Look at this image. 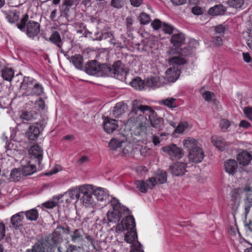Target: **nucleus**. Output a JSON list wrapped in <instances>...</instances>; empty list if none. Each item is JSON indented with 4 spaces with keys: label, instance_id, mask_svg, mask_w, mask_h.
Segmentation results:
<instances>
[{
    "label": "nucleus",
    "instance_id": "obj_1",
    "mask_svg": "<svg viewBox=\"0 0 252 252\" xmlns=\"http://www.w3.org/2000/svg\"><path fill=\"white\" fill-rule=\"evenodd\" d=\"M64 229V227L58 225L52 233L37 239L32 248L27 249L26 252H54V247L63 241L61 232Z\"/></svg>",
    "mask_w": 252,
    "mask_h": 252
},
{
    "label": "nucleus",
    "instance_id": "obj_2",
    "mask_svg": "<svg viewBox=\"0 0 252 252\" xmlns=\"http://www.w3.org/2000/svg\"><path fill=\"white\" fill-rule=\"evenodd\" d=\"M93 192L94 188L92 185H84L71 189L65 194H68L71 199H80L83 204L86 205L93 203Z\"/></svg>",
    "mask_w": 252,
    "mask_h": 252
},
{
    "label": "nucleus",
    "instance_id": "obj_3",
    "mask_svg": "<svg viewBox=\"0 0 252 252\" xmlns=\"http://www.w3.org/2000/svg\"><path fill=\"white\" fill-rule=\"evenodd\" d=\"M116 230L117 232L127 231L124 239L127 243L132 245L135 242H138L136 240L137 235L135 229V220L133 216L126 217V219H123L121 223L117 224Z\"/></svg>",
    "mask_w": 252,
    "mask_h": 252
},
{
    "label": "nucleus",
    "instance_id": "obj_4",
    "mask_svg": "<svg viewBox=\"0 0 252 252\" xmlns=\"http://www.w3.org/2000/svg\"><path fill=\"white\" fill-rule=\"evenodd\" d=\"M111 205L112 210H109L106 215V218L109 222L116 223L120 220L121 218L126 219L129 215V209L125 206L122 205L119 200L115 197H111Z\"/></svg>",
    "mask_w": 252,
    "mask_h": 252
},
{
    "label": "nucleus",
    "instance_id": "obj_5",
    "mask_svg": "<svg viewBox=\"0 0 252 252\" xmlns=\"http://www.w3.org/2000/svg\"><path fill=\"white\" fill-rule=\"evenodd\" d=\"M17 28L22 32L26 31L27 35L31 38H34L40 32V24L38 22L29 19V15L25 14L20 23L17 24Z\"/></svg>",
    "mask_w": 252,
    "mask_h": 252
},
{
    "label": "nucleus",
    "instance_id": "obj_6",
    "mask_svg": "<svg viewBox=\"0 0 252 252\" xmlns=\"http://www.w3.org/2000/svg\"><path fill=\"white\" fill-rule=\"evenodd\" d=\"M46 124V121L45 119H42L39 122L30 125L25 133L26 137L32 141L37 139Z\"/></svg>",
    "mask_w": 252,
    "mask_h": 252
},
{
    "label": "nucleus",
    "instance_id": "obj_7",
    "mask_svg": "<svg viewBox=\"0 0 252 252\" xmlns=\"http://www.w3.org/2000/svg\"><path fill=\"white\" fill-rule=\"evenodd\" d=\"M178 48L171 47L167 51L168 55L170 56L168 59V63L170 65L179 66L187 63V60L181 55H179Z\"/></svg>",
    "mask_w": 252,
    "mask_h": 252
},
{
    "label": "nucleus",
    "instance_id": "obj_8",
    "mask_svg": "<svg viewBox=\"0 0 252 252\" xmlns=\"http://www.w3.org/2000/svg\"><path fill=\"white\" fill-rule=\"evenodd\" d=\"M148 116V121L151 126L158 131L162 130L164 127V120L158 117L157 113L152 108L146 114Z\"/></svg>",
    "mask_w": 252,
    "mask_h": 252
},
{
    "label": "nucleus",
    "instance_id": "obj_9",
    "mask_svg": "<svg viewBox=\"0 0 252 252\" xmlns=\"http://www.w3.org/2000/svg\"><path fill=\"white\" fill-rule=\"evenodd\" d=\"M162 151L168 155L172 160H177L181 158L184 153L183 149L177 147L176 144H171L169 145L163 147Z\"/></svg>",
    "mask_w": 252,
    "mask_h": 252
},
{
    "label": "nucleus",
    "instance_id": "obj_10",
    "mask_svg": "<svg viewBox=\"0 0 252 252\" xmlns=\"http://www.w3.org/2000/svg\"><path fill=\"white\" fill-rule=\"evenodd\" d=\"M157 184V180L155 178H149L146 182L144 180H137L134 182L135 185L139 190L142 193H146L148 189H152Z\"/></svg>",
    "mask_w": 252,
    "mask_h": 252
},
{
    "label": "nucleus",
    "instance_id": "obj_11",
    "mask_svg": "<svg viewBox=\"0 0 252 252\" xmlns=\"http://www.w3.org/2000/svg\"><path fill=\"white\" fill-rule=\"evenodd\" d=\"M112 77L119 80H123L125 78L126 71L124 65L121 61H118L112 65Z\"/></svg>",
    "mask_w": 252,
    "mask_h": 252
},
{
    "label": "nucleus",
    "instance_id": "obj_12",
    "mask_svg": "<svg viewBox=\"0 0 252 252\" xmlns=\"http://www.w3.org/2000/svg\"><path fill=\"white\" fill-rule=\"evenodd\" d=\"M35 82L33 78L25 76L20 85V90L22 92V96H30L32 86Z\"/></svg>",
    "mask_w": 252,
    "mask_h": 252
},
{
    "label": "nucleus",
    "instance_id": "obj_13",
    "mask_svg": "<svg viewBox=\"0 0 252 252\" xmlns=\"http://www.w3.org/2000/svg\"><path fill=\"white\" fill-rule=\"evenodd\" d=\"M186 167L187 165L185 163L177 162L170 166L169 170L173 175L180 176L183 175L187 171Z\"/></svg>",
    "mask_w": 252,
    "mask_h": 252
},
{
    "label": "nucleus",
    "instance_id": "obj_14",
    "mask_svg": "<svg viewBox=\"0 0 252 252\" xmlns=\"http://www.w3.org/2000/svg\"><path fill=\"white\" fill-rule=\"evenodd\" d=\"M99 65L100 63L96 60L90 61L85 66V71L91 75H98Z\"/></svg>",
    "mask_w": 252,
    "mask_h": 252
},
{
    "label": "nucleus",
    "instance_id": "obj_15",
    "mask_svg": "<svg viewBox=\"0 0 252 252\" xmlns=\"http://www.w3.org/2000/svg\"><path fill=\"white\" fill-rule=\"evenodd\" d=\"M188 157L190 161L197 163L200 162L203 160L204 155L202 150L199 147L189 152Z\"/></svg>",
    "mask_w": 252,
    "mask_h": 252
},
{
    "label": "nucleus",
    "instance_id": "obj_16",
    "mask_svg": "<svg viewBox=\"0 0 252 252\" xmlns=\"http://www.w3.org/2000/svg\"><path fill=\"white\" fill-rule=\"evenodd\" d=\"M118 122L108 117H105L103 122V128L108 133H111L118 127Z\"/></svg>",
    "mask_w": 252,
    "mask_h": 252
},
{
    "label": "nucleus",
    "instance_id": "obj_17",
    "mask_svg": "<svg viewBox=\"0 0 252 252\" xmlns=\"http://www.w3.org/2000/svg\"><path fill=\"white\" fill-rule=\"evenodd\" d=\"M93 194L95 196L96 198L99 201H105L106 202H110L111 197L102 188H99L96 189H94Z\"/></svg>",
    "mask_w": 252,
    "mask_h": 252
},
{
    "label": "nucleus",
    "instance_id": "obj_18",
    "mask_svg": "<svg viewBox=\"0 0 252 252\" xmlns=\"http://www.w3.org/2000/svg\"><path fill=\"white\" fill-rule=\"evenodd\" d=\"M185 36L181 32L174 33L170 39V42L173 45V48H179L183 45L185 42Z\"/></svg>",
    "mask_w": 252,
    "mask_h": 252
},
{
    "label": "nucleus",
    "instance_id": "obj_19",
    "mask_svg": "<svg viewBox=\"0 0 252 252\" xmlns=\"http://www.w3.org/2000/svg\"><path fill=\"white\" fill-rule=\"evenodd\" d=\"M151 107L147 105H143L141 104L140 101L138 100H134L132 103V108L130 112V115H138V111L140 110L141 112L149 111Z\"/></svg>",
    "mask_w": 252,
    "mask_h": 252
},
{
    "label": "nucleus",
    "instance_id": "obj_20",
    "mask_svg": "<svg viewBox=\"0 0 252 252\" xmlns=\"http://www.w3.org/2000/svg\"><path fill=\"white\" fill-rule=\"evenodd\" d=\"M211 142L214 146L222 151H224L228 146L227 142L220 136H212L211 137Z\"/></svg>",
    "mask_w": 252,
    "mask_h": 252
},
{
    "label": "nucleus",
    "instance_id": "obj_21",
    "mask_svg": "<svg viewBox=\"0 0 252 252\" xmlns=\"http://www.w3.org/2000/svg\"><path fill=\"white\" fill-rule=\"evenodd\" d=\"M180 73L181 71L177 67L173 66L166 71V78L168 81L174 82L179 77Z\"/></svg>",
    "mask_w": 252,
    "mask_h": 252
},
{
    "label": "nucleus",
    "instance_id": "obj_22",
    "mask_svg": "<svg viewBox=\"0 0 252 252\" xmlns=\"http://www.w3.org/2000/svg\"><path fill=\"white\" fill-rule=\"evenodd\" d=\"M78 2V0H63L61 10L65 17L69 16V11L70 7L73 5L76 6Z\"/></svg>",
    "mask_w": 252,
    "mask_h": 252
},
{
    "label": "nucleus",
    "instance_id": "obj_23",
    "mask_svg": "<svg viewBox=\"0 0 252 252\" xmlns=\"http://www.w3.org/2000/svg\"><path fill=\"white\" fill-rule=\"evenodd\" d=\"M225 171L229 175H233L237 172L238 165L237 162L232 159L227 160L224 162Z\"/></svg>",
    "mask_w": 252,
    "mask_h": 252
},
{
    "label": "nucleus",
    "instance_id": "obj_24",
    "mask_svg": "<svg viewBox=\"0 0 252 252\" xmlns=\"http://www.w3.org/2000/svg\"><path fill=\"white\" fill-rule=\"evenodd\" d=\"M252 159V155L247 151H243L240 153L237 157L239 164L243 166L248 165Z\"/></svg>",
    "mask_w": 252,
    "mask_h": 252
},
{
    "label": "nucleus",
    "instance_id": "obj_25",
    "mask_svg": "<svg viewBox=\"0 0 252 252\" xmlns=\"http://www.w3.org/2000/svg\"><path fill=\"white\" fill-rule=\"evenodd\" d=\"M24 212L18 213L12 216L10 219V222L13 228L18 229L23 225L22 221L24 219Z\"/></svg>",
    "mask_w": 252,
    "mask_h": 252
},
{
    "label": "nucleus",
    "instance_id": "obj_26",
    "mask_svg": "<svg viewBox=\"0 0 252 252\" xmlns=\"http://www.w3.org/2000/svg\"><path fill=\"white\" fill-rule=\"evenodd\" d=\"M29 152L31 156L37 159L38 164H40L43 158V150L38 145H35L31 147Z\"/></svg>",
    "mask_w": 252,
    "mask_h": 252
},
{
    "label": "nucleus",
    "instance_id": "obj_27",
    "mask_svg": "<svg viewBox=\"0 0 252 252\" xmlns=\"http://www.w3.org/2000/svg\"><path fill=\"white\" fill-rule=\"evenodd\" d=\"M84 232L83 229H75L70 234L71 240L74 243H79L84 241Z\"/></svg>",
    "mask_w": 252,
    "mask_h": 252
},
{
    "label": "nucleus",
    "instance_id": "obj_28",
    "mask_svg": "<svg viewBox=\"0 0 252 252\" xmlns=\"http://www.w3.org/2000/svg\"><path fill=\"white\" fill-rule=\"evenodd\" d=\"M67 59L76 68L80 70L83 68V58L80 54H76L71 57L68 56Z\"/></svg>",
    "mask_w": 252,
    "mask_h": 252
},
{
    "label": "nucleus",
    "instance_id": "obj_29",
    "mask_svg": "<svg viewBox=\"0 0 252 252\" xmlns=\"http://www.w3.org/2000/svg\"><path fill=\"white\" fill-rule=\"evenodd\" d=\"M36 114L33 111H22L20 115V119L23 123H28L36 119Z\"/></svg>",
    "mask_w": 252,
    "mask_h": 252
},
{
    "label": "nucleus",
    "instance_id": "obj_30",
    "mask_svg": "<svg viewBox=\"0 0 252 252\" xmlns=\"http://www.w3.org/2000/svg\"><path fill=\"white\" fill-rule=\"evenodd\" d=\"M127 109V106L123 102L117 103L113 108V115L115 117H119Z\"/></svg>",
    "mask_w": 252,
    "mask_h": 252
},
{
    "label": "nucleus",
    "instance_id": "obj_31",
    "mask_svg": "<svg viewBox=\"0 0 252 252\" xmlns=\"http://www.w3.org/2000/svg\"><path fill=\"white\" fill-rule=\"evenodd\" d=\"M183 144L184 147L188 149L189 153L199 147L198 145L197 141L190 137H188L185 139L183 141Z\"/></svg>",
    "mask_w": 252,
    "mask_h": 252
},
{
    "label": "nucleus",
    "instance_id": "obj_32",
    "mask_svg": "<svg viewBox=\"0 0 252 252\" xmlns=\"http://www.w3.org/2000/svg\"><path fill=\"white\" fill-rule=\"evenodd\" d=\"M226 11V8L222 4L216 5L210 8L208 10V13L213 16L221 15Z\"/></svg>",
    "mask_w": 252,
    "mask_h": 252
},
{
    "label": "nucleus",
    "instance_id": "obj_33",
    "mask_svg": "<svg viewBox=\"0 0 252 252\" xmlns=\"http://www.w3.org/2000/svg\"><path fill=\"white\" fill-rule=\"evenodd\" d=\"M98 75L100 74L102 76L112 77V66L105 63L101 64L100 63Z\"/></svg>",
    "mask_w": 252,
    "mask_h": 252
},
{
    "label": "nucleus",
    "instance_id": "obj_34",
    "mask_svg": "<svg viewBox=\"0 0 252 252\" xmlns=\"http://www.w3.org/2000/svg\"><path fill=\"white\" fill-rule=\"evenodd\" d=\"M43 93L44 89L42 85L39 84V83L36 82V81L34 82L32 88L30 96H40Z\"/></svg>",
    "mask_w": 252,
    "mask_h": 252
},
{
    "label": "nucleus",
    "instance_id": "obj_35",
    "mask_svg": "<svg viewBox=\"0 0 252 252\" xmlns=\"http://www.w3.org/2000/svg\"><path fill=\"white\" fill-rule=\"evenodd\" d=\"M49 41L54 43L60 48L62 47V42L61 40V37L58 32H54L50 36Z\"/></svg>",
    "mask_w": 252,
    "mask_h": 252
},
{
    "label": "nucleus",
    "instance_id": "obj_36",
    "mask_svg": "<svg viewBox=\"0 0 252 252\" xmlns=\"http://www.w3.org/2000/svg\"><path fill=\"white\" fill-rule=\"evenodd\" d=\"M231 201H233L232 205L237 206L239 205L241 196L238 189H234L230 192Z\"/></svg>",
    "mask_w": 252,
    "mask_h": 252
},
{
    "label": "nucleus",
    "instance_id": "obj_37",
    "mask_svg": "<svg viewBox=\"0 0 252 252\" xmlns=\"http://www.w3.org/2000/svg\"><path fill=\"white\" fill-rule=\"evenodd\" d=\"M25 215L27 220L34 221L36 220L38 218V212L36 209H32L30 210L24 212V216Z\"/></svg>",
    "mask_w": 252,
    "mask_h": 252
},
{
    "label": "nucleus",
    "instance_id": "obj_38",
    "mask_svg": "<svg viewBox=\"0 0 252 252\" xmlns=\"http://www.w3.org/2000/svg\"><path fill=\"white\" fill-rule=\"evenodd\" d=\"M131 86L136 90H142L145 87V81L140 77L133 79L130 83Z\"/></svg>",
    "mask_w": 252,
    "mask_h": 252
},
{
    "label": "nucleus",
    "instance_id": "obj_39",
    "mask_svg": "<svg viewBox=\"0 0 252 252\" xmlns=\"http://www.w3.org/2000/svg\"><path fill=\"white\" fill-rule=\"evenodd\" d=\"M176 99L173 97H168L166 99H162L160 103L163 105L167 106L170 108H174L177 107L175 104Z\"/></svg>",
    "mask_w": 252,
    "mask_h": 252
},
{
    "label": "nucleus",
    "instance_id": "obj_40",
    "mask_svg": "<svg viewBox=\"0 0 252 252\" xmlns=\"http://www.w3.org/2000/svg\"><path fill=\"white\" fill-rule=\"evenodd\" d=\"M124 141L117 138H113L109 143V147L113 151L116 150L122 146Z\"/></svg>",
    "mask_w": 252,
    "mask_h": 252
},
{
    "label": "nucleus",
    "instance_id": "obj_41",
    "mask_svg": "<svg viewBox=\"0 0 252 252\" xmlns=\"http://www.w3.org/2000/svg\"><path fill=\"white\" fill-rule=\"evenodd\" d=\"M178 51L179 55L185 58L186 57L191 55L193 52V48L191 46L184 47V48L179 47L178 48Z\"/></svg>",
    "mask_w": 252,
    "mask_h": 252
},
{
    "label": "nucleus",
    "instance_id": "obj_42",
    "mask_svg": "<svg viewBox=\"0 0 252 252\" xmlns=\"http://www.w3.org/2000/svg\"><path fill=\"white\" fill-rule=\"evenodd\" d=\"M14 76V71L12 68H7L2 72V77L4 80L11 81Z\"/></svg>",
    "mask_w": 252,
    "mask_h": 252
},
{
    "label": "nucleus",
    "instance_id": "obj_43",
    "mask_svg": "<svg viewBox=\"0 0 252 252\" xmlns=\"http://www.w3.org/2000/svg\"><path fill=\"white\" fill-rule=\"evenodd\" d=\"M6 18L9 22L14 23L18 21L19 15L15 11H10L6 13Z\"/></svg>",
    "mask_w": 252,
    "mask_h": 252
},
{
    "label": "nucleus",
    "instance_id": "obj_44",
    "mask_svg": "<svg viewBox=\"0 0 252 252\" xmlns=\"http://www.w3.org/2000/svg\"><path fill=\"white\" fill-rule=\"evenodd\" d=\"M227 4L230 7L239 8L244 4V0H228Z\"/></svg>",
    "mask_w": 252,
    "mask_h": 252
},
{
    "label": "nucleus",
    "instance_id": "obj_45",
    "mask_svg": "<svg viewBox=\"0 0 252 252\" xmlns=\"http://www.w3.org/2000/svg\"><path fill=\"white\" fill-rule=\"evenodd\" d=\"M139 20L142 25H147L151 21V19L149 15L145 12H142L139 17Z\"/></svg>",
    "mask_w": 252,
    "mask_h": 252
},
{
    "label": "nucleus",
    "instance_id": "obj_46",
    "mask_svg": "<svg viewBox=\"0 0 252 252\" xmlns=\"http://www.w3.org/2000/svg\"><path fill=\"white\" fill-rule=\"evenodd\" d=\"M158 181L160 184H164L167 181V174L164 171H160L158 173Z\"/></svg>",
    "mask_w": 252,
    "mask_h": 252
},
{
    "label": "nucleus",
    "instance_id": "obj_47",
    "mask_svg": "<svg viewBox=\"0 0 252 252\" xmlns=\"http://www.w3.org/2000/svg\"><path fill=\"white\" fill-rule=\"evenodd\" d=\"M162 29L165 33L169 34H172L175 30L172 26L165 23H163Z\"/></svg>",
    "mask_w": 252,
    "mask_h": 252
},
{
    "label": "nucleus",
    "instance_id": "obj_48",
    "mask_svg": "<svg viewBox=\"0 0 252 252\" xmlns=\"http://www.w3.org/2000/svg\"><path fill=\"white\" fill-rule=\"evenodd\" d=\"M129 252H144L142 250V245L139 242H135L131 245Z\"/></svg>",
    "mask_w": 252,
    "mask_h": 252
},
{
    "label": "nucleus",
    "instance_id": "obj_49",
    "mask_svg": "<svg viewBox=\"0 0 252 252\" xmlns=\"http://www.w3.org/2000/svg\"><path fill=\"white\" fill-rule=\"evenodd\" d=\"M226 28L222 24H220L215 27V31L216 33H218L220 35H223Z\"/></svg>",
    "mask_w": 252,
    "mask_h": 252
},
{
    "label": "nucleus",
    "instance_id": "obj_50",
    "mask_svg": "<svg viewBox=\"0 0 252 252\" xmlns=\"http://www.w3.org/2000/svg\"><path fill=\"white\" fill-rule=\"evenodd\" d=\"M157 80L155 77H151L147 79L145 82V86L153 87L157 85Z\"/></svg>",
    "mask_w": 252,
    "mask_h": 252
},
{
    "label": "nucleus",
    "instance_id": "obj_51",
    "mask_svg": "<svg viewBox=\"0 0 252 252\" xmlns=\"http://www.w3.org/2000/svg\"><path fill=\"white\" fill-rule=\"evenodd\" d=\"M163 23L159 19L154 20L151 23V26L155 30H158L162 27Z\"/></svg>",
    "mask_w": 252,
    "mask_h": 252
},
{
    "label": "nucleus",
    "instance_id": "obj_52",
    "mask_svg": "<svg viewBox=\"0 0 252 252\" xmlns=\"http://www.w3.org/2000/svg\"><path fill=\"white\" fill-rule=\"evenodd\" d=\"M20 176V171L16 168L12 170L10 173V178L13 181H18Z\"/></svg>",
    "mask_w": 252,
    "mask_h": 252
},
{
    "label": "nucleus",
    "instance_id": "obj_53",
    "mask_svg": "<svg viewBox=\"0 0 252 252\" xmlns=\"http://www.w3.org/2000/svg\"><path fill=\"white\" fill-rule=\"evenodd\" d=\"M124 0H112L111 5L116 8H121L123 6Z\"/></svg>",
    "mask_w": 252,
    "mask_h": 252
},
{
    "label": "nucleus",
    "instance_id": "obj_54",
    "mask_svg": "<svg viewBox=\"0 0 252 252\" xmlns=\"http://www.w3.org/2000/svg\"><path fill=\"white\" fill-rule=\"evenodd\" d=\"M58 203V201H56L55 200H51V201H48L47 202H46L44 203H43V205L44 207L48 208V209H52L54 207H55L57 204Z\"/></svg>",
    "mask_w": 252,
    "mask_h": 252
},
{
    "label": "nucleus",
    "instance_id": "obj_55",
    "mask_svg": "<svg viewBox=\"0 0 252 252\" xmlns=\"http://www.w3.org/2000/svg\"><path fill=\"white\" fill-rule=\"evenodd\" d=\"M230 122L226 119H222L220 122V126L221 129L225 131L227 128L230 126Z\"/></svg>",
    "mask_w": 252,
    "mask_h": 252
},
{
    "label": "nucleus",
    "instance_id": "obj_56",
    "mask_svg": "<svg viewBox=\"0 0 252 252\" xmlns=\"http://www.w3.org/2000/svg\"><path fill=\"white\" fill-rule=\"evenodd\" d=\"M5 235V226L4 223L0 220V241L3 239Z\"/></svg>",
    "mask_w": 252,
    "mask_h": 252
},
{
    "label": "nucleus",
    "instance_id": "obj_57",
    "mask_svg": "<svg viewBox=\"0 0 252 252\" xmlns=\"http://www.w3.org/2000/svg\"><path fill=\"white\" fill-rule=\"evenodd\" d=\"M244 112L246 117L252 121V107H245Z\"/></svg>",
    "mask_w": 252,
    "mask_h": 252
},
{
    "label": "nucleus",
    "instance_id": "obj_58",
    "mask_svg": "<svg viewBox=\"0 0 252 252\" xmlns=\"http://www.w3.org/2000/svg\"><path fill=\"white\" fill-rule=\"evenodd\" d=\"M35 105L39 110H43L45 108L44 101L41 98H40L35 102Z\"/></svg>",
    "mask_w": 252,
    "mask_h": 252
},
{
    "label": "nucleus",
    "instance_id": "obj_59",
    "mask_svg": "<svg viewBox=\"0 0 252 252\" xmlns=\"http://www.w3.org/2000/svg\"><path fill=\"white\" fill-rule=\"evenodd\" d=\"M36 167L35 165H32L30 166L25 167L23 168L24 172H27V174L30 175L35 171Z\"/></svg>",
    "mask_w": 252,
    "mask_h": 252
},
{
    "label": "nucleus",
    "instance_id": "obj_60",
    "mask_svg": "<svg viewBox=\"0 0 252 252\" xmlns=\"http://www.w3.org/2000/svg\"><path fill=\"white\" fill-rule=\"evenodd\" d=\"M133 21L134 20L131 17L128 16L126 18V25L127 29L129 31H131L133 30V28L132 27Z\"/></svg>",
    "mask_w": 252,
    "mask_h": 252
},
{
    "label": "nucleus",
    "instance_id": "obj_61",
    "mask_svg": "<svg viewBox=\"0 0 252 252\" xmlns=\"http://www.w3.org/2000/svg\"><path fill=\"white\" fill-rule=\"evenodd\" d=\"M202 95L205 100L209 101L211 100L212 96L214 95V94L209 91H205Z\"/></svg>",
    "mask_w": 252,
    "mask_h": 252
},
{
    "label": "nucleus",
    "instance_id": "obj_62",
    "mask_svg": "<svg viewBox=\"0 0 252 252\" xmlns=\"http://www.w3.org/2000/svg\"><path fill=\"white\" fill-rule=\"evenodd\" d=\"M243 57L244 61L247 63L251 64L252 62V59L251 58L249 53H243Z\"/></svg>",
    "mask_w": 252,
    "mask_h": 252
},
{
    "label": "nucleus",
    "instance_id": "obj_63",
    "mask_svg": "<svg viewBox=\"0 0 252 252\" xmlns=\"http://www.w3.org/2000/svg\"><path fill=\"white\" fill-rule=\"evenodd\" d=\"M191 12L194 15H200L202 13V9L201 7L195 6L192 7Z\"/></svg>",
    "mask_w": 252,
    "mask_h": 252
},
{
    "label": "nucleus",
    "instance_id": "obj_64",
    "mask_svg": "<svg viewBox=\"0 0 252 252\" xmlns=\"http://www.w3.org/2000/svg\"><path fill=\"white\" fill-rule=\"evenodd\" d=\"M245 203H251L252 204V191L247 193Z\"/></svg>",
    "mask_w": 252,
    "mask_h": 252
}]
</instances>
